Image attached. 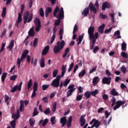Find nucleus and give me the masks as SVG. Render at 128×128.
I'll list each match as a JSON object with an SVG mask.
<instances>
[{
  "label": "nucleus",
  "instance_id": "nucleus-58",
  "mask_svg": "<svg viewBox=\"0 0 128 128\" xmlns=\"http://www.w3.org/2000/svg\"><path fill=\"white\" fill-rule=\"evenodd\" d=\"M48 122V119L46 118L42 122V126H46V125Z\"/></svg>",
  "mask_w": 128,
  "mask_h": 128
},
{
  "label": "nucleus",
  "instance_id": "nucleus-33",
  "mask_svg": "<svg viewBox=\"0 0 128 128\" xmlns=\"http://www.w3.org/2000/svg\"><path fill=\"white\" fill-rule=\"evenodd\" d=\"M39 14L40 16L42 18H44V9H42V8H40L39 10Z\"/></svg>",
  "mask_w": 128,
  "mask_h": 128
},
{
  "label": "nucleus",
  "instance_id": "nucleus-54",
  "mask_svg": "<svg viewBox=\"0 0 128 128\" xmlns=\"http://www.w3.org/2000/svg\"><path fill=\"white\" fill-rule=\"evenodd\" d=\"M120 70L122 72H123L124 74L125 72H126V66H122L120 68Z\"/></svg>",
  "mask_w": 128,
  "mask_h": 128
},
{
  "label": "nucleus",
  "instance_id": "nucleus-18",
  "mask_svg": "<svg viewBox=\"0 0 128 128\" xmlns=\"http://www.w3.org/2000/svg\"><path fill=\"white\" fill-rule=\"evenodd\" d=\"M66 122H68V120H66V116H64L60 118V124H62V128H64L66 124Z\"/></svg>",
  "mask_w": 128,
  "mask_h": 128
},
{
  "label": "nucleus",
  "instance_id": "nucleus-42",
  "mask_svg": "<svg viewBox=\"0 0 128 128\" xmlns=\"http://www.w3.org/2000/svg\"><path fill=\"white\" fill-rule=\"evenodd\" d=\"M56 110V102H54L52 104V112H55Z\"/></svg>",
  "mask_w": 128,
  "mask_h": 128
},
{
  "label": "nucleus",
  "instance_id": "nucleus-40",
  "mask_svg": "<svg viewBox=\"0 0 128 128\" xmlns=\"http://www.w3.org/2000/svg\"><path fill=\"white\" fill-rule=\"evenodd\" d=\"M110 16L111 18V20L112 22V23L114 24V13H112L111 14H110Z\"/></svg>",
  "mask_w": 128,
  "mask_h": 128
},
{
  "label": "nucleus",
  "instance_id": "nucleus-30",
  "mask_svg": "<svg viewBox=\"0 0 128 128\" xmlns=\"http://www.w3.org/2000/svg\"><path fill=\"white\" fill-rule=\"evenodd\" d=\"M6 7H4L2 9V18H6Z\"/></svg>",
  "mask_w": 128,
  "mask_h": 128
},
{
  "label": "nucleus",
  "instance_id": "nucleus-16",
  "mask_svg": "<svg viewBox=\"0 0 128 128\" xmlns=\"http://www.w3.org/2000/svg\"><path fill=\"white\" fill-rule=\"evenodd\" d=\"M22 13L20 12L18 14V19L16 21V26H17V28H18V24H20V22H22Z\"/></svg>",
  "mask_w": 128,
  "mask_h": 128
},
{
  "label": "nucleus",
  "instance_id": "nucleus-25",
  "mask_svg": "<svg viewBox=\"0 0 128 128\" xmlns=\"http://www.w3.org/2000/svg\"><path fill=\"white\" fill-rule=\"evenodd\" d=\"M60 12V8L58 6H56L55 9L54 10V12L53 14V16L54 17L56 16V14Z\"/></svg>",
  "mask_w": 128,
  "mask_h": 128
},
{
  "label": "nucleus",
  "instance_id": "nucleus-55",
  "mask_svg": "<svg viewBox=\"0 0 128 128\" xmlns=\"http://www.w3.org/2000/svg\"><path fill=\"white\" fill-rule=\"evenodd\" d=\"M100 18H102V20H104V18H108V16L106 14H104L102 13H100Z\"/></svg>",
  "mask_w": 128,
  "mask_h": 128
},
{
  "label": "nucleus",
  "instance_id": "nucleus-5",
  "mask_svg": "<svg viewBox=\"0 0 128 128\" xmlns=\"http://www.w3.org/2000/svg\"><path fill=\"white\" fill-rule=\"evenodd\" d=\"M28 52H29L28 50H24L22 53L20 58H18L17 60H16V64H18L19 66H20L21 62H23L24 60V58H26V56H28Z\"/></svg>",
  "mask_w": 128,
  "mask_h": 128
},
{
  "label": "nucleus",
  "instance_id": "nucleus-43",
  "mask_svg": "<svg viewBox=\"0 0 128 128\" xmlns=\"http://www.w3.org/2000/svg\"><path fill=\"white\" fill-rule=\"evenodd\" d=\"M16 120L11 121L10 124L12 128H16Z\"/></svg>",
  "mask_w": 128,
  "mask_h": 128
},
{
  "label": "nucleus",
  "instance_id": "nucleus-1",
  "mask_svg": "<svg viewBox=\"0 0 128 128\" xmlns=\"http://www.w3.org/2000/svg\"><path fill=\"white\" fill-rule=\"evenodd\" d=\"M90 12H93L94 14H96V8L94 6L92 2H90L88 6L85 8L83 10L82 12V16H88V14H90Z\"/></svg>",
  "mask_w": 128,
  "mask_h": 128
},
{
  "label": "nucleus",
  "instance_id": "nucleus-44",
  "mask_svg": "<svg viewBox=\"0 0 128 128\" xmlns=\"http://www.w3.org/2000/svg\"><path fill=\"white\" fill-rule=\"evenodd\" d=\"M38 108H34L32 114V116H38Z\"/></svg>",
  "mask_w": 128,
  "mask_h": 128
},
{
  "label": "nucleus",
  "instance_id": "nucleus-12",
  "mask_svg": "<svg viewBox=\"0 0 128 128\" xmlns=\"http://www.w3.org/2000/svg\"><path fill=\"white\" fill-rule=\"evenodd\" d=\"M36 90H38V82H35L33 86V92L31 96V98H34L36 96Z\"/></svg>",
  "mask_w": 128,
  "mask_h": 128
},
{
  "label": "nucleus",
  "instance_id": "nucleus-24",
  "mask_svg": "<svg viewBox=\"0 0 128 128\" xmlns=\"http://www.w3.org/2000/svg\"><path fill=\"white\" fill-rule=\"evenodd\" d=\"M40 68H44L46 66V64H44V58L42 57L40 60Z\"/></svg>",
  "mask_w": 128,
  "mask_h": 128
},
{
  "label": "nucleus",
  "instance_id": "nucleus-60",
  "mask_svg": "<svg viewBox=\"0 0 128 128\" xmlns=\"http://www.w3.org/2000/svg\"><path fill=\"white\" fill-rule=\"evenodd\" d=\"M86 74V70H84L82 72H80L78 74V76H84Z\"/></svg>",
  "mask_w": 128,
  "mask_h": 128
},
{
  "label": "nucleus",
  "instance_id": "nucleus-32",
  "mask_svg": "<svg viewBox=\"0 0 128 128\" xmlns=\"http://www.w3.org/2000/svg\"><path fill=\"white\" fill-rule=\"evenodd\" d=\"M98 94V90L96 89L94 91L91 92V94L92 96H96V94Z\"/></svg>",
  "mask_w": 128,
  "mask_h": 128
},
{
  "label": "nucleus",
  "instance_id": "nucleus-21",
  "mask_svg": "<svg viewBox=\"0 0 128 128\" xmlns=\"http://www.w3.org/2000/svg\"><path fill=\"white\" fill-rule=\"evenodd\" d=\"M106 24H102V26L98 28V32L100 34H104V30Z\"/></svg>",
  "mask_w": 128,
  "mask_h": 128
},
{
  "label": "nucleus",
  "instance_id": "nucleus-10",
  "mask_svg": "<svg viewBox=\"0 0 128 128\" xmlns=\"http://www.w3.org/2000/svg\"><path fill=\"white\" fill-rule=\"evenodd\" d=\"M112 82V77H104L102 78V84H110Z\"/></svg>",
  "mask_w": 128,
  "mask_h": 128
},
{
  "label": "nucleus",
  "instance_id": "nucleus-59",
  "mask_svg": "<svg viewBox=\"0 0 128 128\" xmlns=\"http://www.w3.org/2000/svg\"><path fill=\"white\" fill-rule=\"evenodd\" d=\"M102 98L104 100H108V95L106 94H104L102 95Z\"/></svg>",
  "mask_w": 128,
  "mask_h": 128
},
{
  "label": "nucleus",
  "instance_id": "nucleus-23",
  "mask_svg": "<svg viewBox=\"0 0 128 128\" xmlns=\"http://www.w3.org/2000/svg\"><path fill=\"white\" fill-rule=\"evenodd\" d=\"M111 96H118V92L116 90V89L112 88L110 92Z\"/></svg>",
  "mask_w": 128,
  "mask_h": 128
},
{
  "label": "nucleus",
  "instance_id": "nucleus-8",
  "mask_svg": "<svg viewBox=\"0 0 128 128\" xmlns=\"http://www.w3.org/2000/svg\"><path fill=\"white\" fill-rule=\"evenodd\" d=\"M68 90H69L67 93V98H68V96H70L72 94V92L76 90V88H74V84H72L70 85H69V86L68 88Z\"/></svg>",
  "mask_w": 128,
  "mask_h": 128
},
{
  "label": "nucleus",
  "instance_id": "nucleus-51",
  "mask_svg": "<svg viewBox=\"0 0 128 128\" xmlns=\"http://www.w3.org/2000/svg\"><path fill=\"white\" fill-rule=\"evenodd\" d=\"M89 40H92V44H96L97 39L94 38V36L93 37H92L91 38H90V37H89Z\"/></svg>",
  "mask_w": 128,
  "mask_h": 128
},
{
  "label": "nucleus",
  "instance_id": "nucleus-41",
  "mask_svg": "<svg viewBox=\"0 0 128 128\" xmlns=\"http://www.w3.org/2000/svg\"><path fill=\"white\" fill-rule=\"evenodd\" d=\"M70 82V80L66 78L65 82H64V86H68Z\"/></svg>",
  "mask_w": 128,
  "mask_h": 128
},
{
  "label": "nucleus",
  "instance_id": "nucleus-39",
  "mask_svg": "<svg viewBox=\"0 0 128 128\" xmlns=\"http://www.w3.org/2000/svg\"><path fill=\"white\" fill-rule=\"evenodd\" d=\"M82 96H84V95H80L79 93H78V96H76V100L78 102H80V100H82Z\"/></svg>",
  "mask_w": 128,
  "mask_h": 128
},
{
  "label": "nucleus",
  "instance_id": "nucleus-3",
  "mask_svg": "<svg viewBox=\"0 0 128 128\" xmlns=\"http://www.w3.org/2000/svg\"><path fill=\"white\" fill-rule=\"evenodd\" d=\"M66 45V42L64 40L61 41L60 43V46H54V52L55 54H58L59 52H60V50H64V46Z\"/></svg>",
  "mask_w": 128,
  "mask_h": 128
},
{
  "label": "nucleus",
  "instance_id": "nucleus-14",
  "mask_svg": "<svg viewBox=\"0 0 128 128\" xmlns=\"http://www.w3.org/2000/svg\"><path fill=\"white\" fill-rule=\"evenodd\" d=\"M110 6H112L108 2H106L102 3V10H104L106 8H110Z\"/></svg>",
  "mask_w": 128,
  "mask_h": 128
},
{
  "label": "nucleus",
  "instance_id": "nucleus-28",
  "mask_svg": "<svg viewBox=\"0 0 128 128\" xmlns=\"http://www.w3.org/2000/svg\"><path fill=\"white\" fill-rule=\"evenodd\" d=\"M6 76H8V73L6 72H4L2 73V76H1V80L2 82H4V80H6Z\"/></svg>",
  "mask_w": 128,
  "mask_h": 128
},
{
  "label": "nucleus",
  "instance_id": "nucleus-6",
  "mask_svg": "<svg viewBox=\"0 0 128 128\" xmlns=\"http://www.w3.org/2000/svg\"><path fill=\"white\" fill-rule=\"evenodd\" d=\"M126 102L124 101L118 100L116 102H112L111 106H114V104H116L113 108L114 110H116L118 108H120Z\"/></svg>",
  "mask_w": 128,
  "mask_h": 128
},
{
  "label": "nucleus",
  "instance_id": "nucleus-35",
  "mask_svg": "<svg viewBox=\"0 0 128 128\" xmlns=\"http://www.w3.org/2000/svg\"><path fill=\"white\" fill-rule=\"evenodd\" d=\"M90 94H92V92H90V91H87L84 93V96L86 97V98H90Z\"/></svg>",
  "mask_w": 128,
  "mask_h": 128
},
{
  "label": "nucleus",
  "instance_id": "nucleus-62",
  "mask_svg": "<svg viewBox=\"0 0 128 128\" xmlns=\"http://www.w3.org/2000/svg\"><path fill=\"white\" fill-rule=\"evenodd\" d=\"M12 118L14 119V120H15V121H16V120L18 119V118H20V116L16 114H13L12 115Z\"/></svg>",
  "mask_w": 128,
  "mask_h": 128
},
{
  "label": "nucleus",
  "instance_id": "nucleus-34",
  "mask_svg": "<svg viewBox=\"0 0 128 128\" xmlns=\"http://www.w3.org/2000/svg\"><path fill=\"white\" fill-rule=\"evenodd\" d=\"M112 117L110 116L108 120V122L106 121V120H104V126H108V124H110V122H112Z\"/></svg>",
  "mask_w": 128,
  "mask_h": 128
},
{
  "label": "nucleus",
  "instance_id": "nucleus-17",
  "mask_svg": "<svg viewBox=\"0 0 128 128\" xmlns=\"http://www.w3.org/2000/svg\"><path fill=\"white\" fill-rule=\"evenodd\" d=\"M48 50H50V46L48 45L45 48H44V50L42 51V56H46L48 54Z\"/></svg>",
  "mask_w": 128,
  "mask_h": 128
},
{
  "label": "nucleus",
  "instance_id": "nucleus-56",
  "mask_svg": "<svg viewBox=\"0 0 128 128\" xmlns=\"http://www.w3.org/2000/svg\"><path fill=\"white\" fill-rule=\"evenodd\" d=\"M6 28H4L3 29V32L1 34L0 38H4L6 35Z\"/></svg>",
  "mask_w": 128,
  "mask_h": 128
},
{
  "label": "nucleus",
  "instance_id": "nucleus-20",
  "mask_svg": "<svg viewBox=\"0 0 128 128\" xmlns=\"http://www.w3.org/2000/svg\"><path fill=\"white\" fill-rule=\"evenodd\" d=\"M62 74L60 76L62 78H64V74H66V65H62Z\"/></svg>",
  "mask_w": 128,
  "mask_h": 128
},
{
  "label": "nucleus",
  "instance_id": "nucleus-48",
  "mask_svg": "<svg viewBox=\"0 0 128 128\" xmlns=\"http://www.w3.org/2000/svg\"><path fill=\"white\" fill-rule=\"evenodd\" d=\"M18 75H13L10 76V80H16L18 78Z\"/></svg>",
  "mask_w": 128,
  "mask_h": 128
},
{
  "label": "nucleus",
  "instance_id": "nucleus-22",
  "mask_svg": "<svg viewBox=\"0 0 128 128\" xmlns=\"http://www.w3.org/2000/svg\"><path fill=\"white\" fill-rule=\"evenodd\" d=\"M72 116H70L68 118V121L67 122V127L68 128H70L72 126Z\"/></svg>",
  "mask_w": 128,
  "mask_h": 128
},
{
  "label": "nucleus",
  "instance_id": "nucleus-19",
  "mask_svg": "<svg viewBox=\"0 0 128 128\" xmlns=\"http://www.w3.org/2000/svg\"><path fill=\"white\" fill-rule=\"evenodd\" d=\"M14 46V40H12L9 46L7 47V50H8L9 52H12V50Z\"/></svg>",
  "mask_w": 128,
  "mask_h": 128
},
{
  "label": "nucleus",
  "instance_id": "nucleus-31",
  "mask_svg": "<svg viewBox=\"0 0 128 128\" xmlns=\"http://www.w3.org/2000/svg\"><path fill=\"white\" fill-rule=\"evenodd\" d=\"M121 48L122 51L126 52V43L122 42Z\"/></svg>",
  "mask_w": 128,
  "mask_h": 128
},
{
  "label": "nucleus",
  "instance_id": "nucleus-11",
  "mask_svg": "<svg viewBox=\"0 0 128 128\" xmlns=\"http://www.w3.org/2000/svg\"><path fill=\"white\" fill-rule=\"evenodd\" d=\"M94 26H90L88 28V36L90 38H94Z\"/></svg>",
  "mask_w": 128,
  "mask_h": 128
},
{
  "label": "nucleus",
  "instance_id": "nucleus-13",
  "mask_svg": "<svg viewBox=\"0 0 128 128\" xmlns=\"http://www.w3.org/2000/svg\"><path fill=\"white\" fill-rule=\"evenodd\" d=\"M92 123L95 126L96 128H98L100 126V122H98V120H96V118H94L90 122V124H92Z\"/></svg>",
  "mask_w": 128,
  "mask_h": 128
},
{
  "label": "nucleus",
  "instance_id": "nucleus-63",
  "mask_svg": "<svg viewBox=\"0 0 128 128\" xmlns=\"http://www.w3.org/2000/svg\"><path fill=\"white\" fill-rule=\"evenodd\" d=\"M106 74L108 76V77L110 76H112V74L110 72V70H106L105 71Z\"/></svg>",
  "mask_w": 128,
  "mask_h": 128
},
{
  "label": "nucleus",
  "instance_id": "nucleus-49",
  "mask_svg": "<svg viewBox=\"0 0 128 128\" xmlns=\"http://www.w3.org/2000/svg\"><path fill=\"white\" fill-rule=\"evenodd\" d=\"M50 122H52V124L54 125L56 122V117L53 116L50 118Z\"/></svg>",
  "mask_w": 128,
  "mask_h": 128
},
{
  "label": "nucleus",
  "instance_id": "nucleus-29",
  "mask_svg": "<svg viewBox=\"0 0 128 128\" xmlns=\"http://www.w3.org/2000/svg\"><path fill=\"white\" fill-rule=\"evenodd\" d=\"M114 36H117V38H122V36H120V30H118L114 33Z\"/></svg>",
  "mask_w": 128,
  "mask_h": 128
},
{
  "label": "nucleus",
  "instance_id": "nucleus-57",
  "mask_svg": "<svg viewBox=\"0 0 128 128\" xmlns=\"http://www.w3.org/2000/svg\"><path fill=\"white\" fill-rule=\"evenodd\" d=\"M121 56L124 58H128V54L124 52H122Z\"/></svg>",
  "mask_w": 128,
  "mask_h": 128
},
{
  "label": "nucleus",
  "instance_id": "nucleus-27",
  "mask_svg": "<svg viewBox=\"0 0 128 128\" xmlns=\"http://www.w3.org/2000/svg\"><path fill=\"white\" fill-rule=\"evenodd\" d=\"M28 36H34V29L32 28H30L28 32Z\"/></svg>",
  "mask_w": 128,
  "mask_h": 128
},
{
  "label": "nucleus",
  "instance_id": "nucleus-50",
  "mask_svg": "<svg viewBox=\"0 0 128 128\" xmlns=\"http://www.w3.org/2000/svg\"><path fill=\"white\" fill-rule=\"evenodd\" d=\"M48 86H50V84H48V85L43 84L42 86V90H48Z\"/></svg>",
  "mask_w": 128,
  "mask_h": 128
},
{
  "label": "nucleus",
  "instance_id": "nucleus-52",
  "mask_svg": "<svg viewBox=\"0 0 128 128\" xmlns=\"http://www.w3.org/2000/svg\"><path fill=\"white\" fill-rule=\"evenodd\" d=\"M74 62H72L69 66V68L68 69V72H70L72 70V68H74Z\"/></svg>",
  "mask_w": 128,
  "mask_h": 128
},
{
  "label": "nucleus",
  "instance_id": "nucleus-2",
  "mask_svg": "<svg viewBox=\"0 0 128 128\" xmlns=\"http://www.w3.org/2000/svg\"><path fill=\"white\" fill-rule=\"evenodd\" d=\"M56 18L58 20L55 21L54 24L55 26H58L60 24V20H62L64 18V8L62 7H61L59 14L58 16H56Z\"/></svg>",
  "mask_w": 128,
  "mask_h": 128
},
{
  "label": "nucleus",
  "instance_id": "nucleus-26",
  "mask_svg": "<svg viewBox=\"0 0 128 128\" xmlns=\"http://www.w3.org/2000/svg\"><path fill=\"white\" fill-rule=\"evenodd\" d=\"M70 52V48H67L64 50V54L62 55V58H66V56H68V52Z\"/></svg>",
  "mask_w": 128,
  "mask_h": 128
},
{
  "label": "nucleus",
  "instance_id": "nucleus-47",
  "mask_svg": "<svg viewBox=\"0 0 128 128\" xmlns=\"http://www.w3.org/2000/svg\"><path fill=\"white\" fill-rule=\"evenodd\" d=\"M84 34L80 36L78 39L76 40V42H78V40L80 42H82V40L84 39Z\"/></svg>",
  "mask_w": 128,
  "mask_h": 128
},
{
  "label": "nucleus",
  "instance_id": "nucleus-53",
  "mask_svg": "<svg viewBox=\"0 0 128 128\" xmlns=\"http://www.w3.org/2000/svg\"><path fill=\"white\" fill-rule=\"evenodd\" d=\"M36 46H38V38H35L33 42V46H34V48H36Z\"/></svg>",
  "mask_w": 128,
  "mask_h": 128
},
{
  "label": "nucleus",
  "instance_id": "nucleus-36",
  "mask_svg": "<svg viewBox=\"0 0 128 128\" xmlns=\"http://www.w3.org/2000/svg\"><path fill=\"white\" fill-rule=\"evenodd\" d=\"M98 82V76H96L93 78L92 84H96Z\"/></svg>",
  "mask_w": 128,
  "mask_h": 128
},
{
  "label": "nucleus",
  "instance_id": "nucleus-45",
  "mask_svg": "<svg viewBox=\"0 0 128 128\" xmlns=\"http://www.w3.org/2000/svg\"><path fill=\"white\" fill-rule=\"evenodd\" d=\"M18 85L14 86V88H12L10 90V92H16L18 90Z\"/></svg>",
  "mask_w": 128,
  "mask_h": 128
},
{
  "label": "nucleus",
  "instance_id": "nucleus-46",
  "mask_svg": "<svg viewBox=\"0 0 128 128\" xmlns=\"http://www.w3.org/2000/svg\"><path fill=\"white\" fill-rule=\"evenodd\" d=\"M58 70H53V72H52L53 78H56V76H58Z\"/></svg>",
  "mask_w": 128,
  "mask_h": 128
},
{
  "label": "nucleus",
  "instance_id": "nucleus-15",
  "mask_svg": "<svg viewBox=\"0 0 128 128\" xmlns=\"http://www.w3.org/2000/svg\"><path fill=\"white\" fill-rule=\"evenodd\" d=\"M85 116H86V115H82L80 116V126L82 127L84 126V124H86V119H84Z\"/></svg>",
  "mask_w": 128,
  "mask_h": 128
},
{
  "label": "nucleus",
  "instance_id": "nucleus-61",
  "mask_svg": "<svg viewBox=\"0 0 128 128\" xmlns=\"http://www.w3.org/2000/svg\"><path fill=\"white\" fill-rule=\"evenodd\" d=\"M44 112L45 114H50V108H48Z\"/></svg>",
  "mask_w": 128,
  "mask_h": 128
},
{
  "label": "nucleus",
  "instance_id": "nucleus-64",
  "mask_svg": "<svg viewBox=\"0 0 128 128\" xmlns=\"http://www.w3.org/2000/svg\"><path fill=\"white\" fill-rule=\"evenodd\" d=\"M56 40V34H53L51 39H50V44H52L54 40Z\"/></svg>",
  "mask_w": 128,
  "mask_h": 128
},
{
  "label": "nucleus",
  "instance_id": "nucleus-4",
  "mask_svg": "<svg viewBox=\"0 0 128 128\" xmlns=\"http://www.w3.org/2000/svg\"><path fill=\"white\" fill-rule=\"evenodd\" d=\"M24 24H26V22H30L32 20V14L30 16V12L26 11L23 16Z\"/></svg>",
  "mask_w": 128,
  "mask_h": 128
},
{
  "label": "nucleus",
  "instance_id": "nucleus-38",
  "mask_svg": "<svg viewBox=\"0 0 128 128\" xmlns=\"http://www.w3.org/2000/svg\"><path fill=\"white\" fill-rule=\"evenodd\" d=\"M29 122L30 126H34V123L36 122V120L30 118L29 120Z\"/></svg>",
  "mask_w": 128,
  "mask_h": 128
},
{
  "label": "nucleus",
  "instance_id": "nucleus-9",
  "mask_svg": "<svg viewBox=\"0 0 128 128\" xmlns=\"http://www.w3.org/2000/svg\"><path fill=\"white\" fill-rule=\"evenodd\" d=\"M34 22L35 24V26H36L35 30L36 32H40V20L39 18H38L36 17L34 20Z\"/></svg>",
  "mask_w": 128,
  "mask_h": 128
},
{
  "label": "nucleus",
  "instance_id": "nucleus-7",
  "mask_svg": "<svg viewBox=\"0 0 128 128\" xmlns=\"http://www.w3.org/2000/svg\"><path fill=\"white\" fill-rule=\"evenodd\" d=\"M60 78H62L60 75L57 76L56 78L52 80L51 86L54 88H58L60 86Z\"/></svg>",
  "mask_w": 128,
  "mask_h": 128
},
{
  "label": "nucleus",
  "instance_id": "nucleus-37",
  "mask_svg": "<svg viewBox=\"0 0 128 128\" xmlns=\"http://www.w3.org/2000/svg\"><path fill=\"white\" fill-rule=\"evenodd\" d=\"M32 86V80L30 79L28 83V90H30Z\"/></svg>",
  "mask_w": 128,
  "mask_h": 128
}]
</instances>
